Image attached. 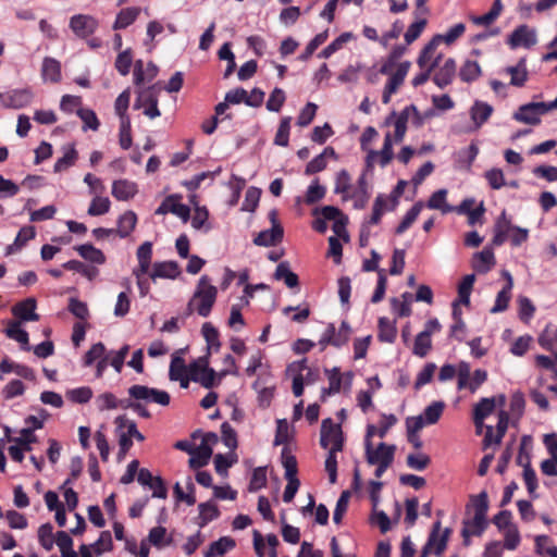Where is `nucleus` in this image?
Wrapping results in <instances>:
<instances>
[{
  "mask_svg": "<svg viewBox=\"0 0 557 557\" xmlns=\"http://www.w3.org/2000/svg\"><path fill=\"white\" fill-rule=\"evenodd\" d=\"M364 449H366V459L368 463L375 465V463H383L386 462L385 460H388V463H393L394 461V455L396 450L395 445H388L385 443H380L376 448H373L371 441L364 442Z\"/></svg>",
  "mask_w": 557,
  "mask_h": 557,
  "instance_id": "nucleus-10",
  "label": "nucleus"
},
{
  "mask_svg": "<svg viewBox=\"0 0 557 557\" xmlns=\"http://www.w3.org/2000/svg\"><path fill=\"white\" fill-rule=\"evenodd\" d=\"M136 256L138 260V265L135 269H133V271H137V273L139 274H147L151 265L152 243H143L137 248Z\"/></svg>",
  "mask_w": 557,
  "mask_h": 557,
  "instance_id": "nucleus-32",
  "label": "nucleus"
},
{
  "mask_svg": "<svg viewBox=\"0 0 557 557\" xmlns=\"http://www.w3.org/2000/svg\"><path fill=\"white\" fill-rule=\"evenodd\" d=\"M111 193L115 199L126 201L137 194V185L128 180H116L112 184Z\"/></svg>",
  "mask_w": 557,
  "mask_h": 557,
  "instance_id": "nucleus-26",
  "label": "nucleus"
},
{
  "mask_svg": "<svg viewBox=\"0 0 557 557\" xmlns=\"http://www.w3.org/2000/svg\"><path fill=\"white\" fill-rule=\"evenodd\" d=\"M287 374L293 379V393L299 397L304 393L305 384H313L319 379V371L307 366V359L294 361L287 367Z\"/></svg>",
  "mask_w": 557,
  "mask_h": 557,
  "instance_id": "nucleus-2",
  "label": "nucleus"
},
{
  "mask_svg": "<svg viewBox=\"0 0 557 557\" xmlns=\"http://www.w3.org/2000/svg\"><path fill=\"white\" fill-rule=\"evenodd\" d=\"M158 74V67L153 63H148L144 69V62L137 60L134 69V83L139 86L146 82H151Z\"/></svg>",
  "mask_w": 557,
  "mask_h": 557,
  "instance_id": "nucleus-33",
  "label": "nucleus"
},
{
  "mask_svg": "<svg viewBox=\"0 0 557 557\" xmlns=\"http://www.w3.org/2000/svg\"><path fill=\"white\" fill-rule=\"evenodd\" d=\"M38 541L47 552H50L53 548L55 537L53 535V527L51 523H45L39 527Z\"/></svg>",
  "mask_w": 557,
  "mask_h": 557,
  "instance_id": "nucleus-57",
  "label": "nucleus"
},
{
  "mask_svg": "<svg viewBox=\"0 0 557 557\" xmlns=\"http://www.w3.org/2000/svg\"><path fill=\"white\" fill-rule=\"evenodd\" d=\"M519 465L523 467V480L528 490V493L532 498H536V488H537V478L534 469L531 467L530 461L528 460L525 463L522 461V457L518 459Z\"/></svg>",
  "mask_w": 557,
  "mask_h": 557,
  "instance_id": "nucleus-44",
  "label": "nucleus"
},
{
  "mask_svg": "<svg viewBox=\"0 0 557 557\" xmlns=\"http://www.w3.org/2000/svg\"><path fill=\"white\" fill-rule=\"evenodd\" d=\"M5 335L9 338H12L18 342L23 349L29 350L30 347L28 345V333L21 327V323L18 321H9L8 327L5 329Z\"/></svg>",
  "mask_w": 557,
  "mask_h": 557,
  "instance_id": "nucleus-42",
  "label": "nucleus"
},
{
  "mask_svg": "<svg viewBox=\"0 0 557 557\" xmlns=\"http://www.w3.org/2000/svg\"><path fill=\"white\" fill-rule=\"evenodd\" d=\"M337 159V154L332 147H325L324 150L314 157L306 166L305 173L307 175L315 174L323 171L327 165V159Z\"/></svg>",
  "mask_w": 557,
  "mask_h": 557,
  "instance_id": "nucleus-28",
  "label": "nucleus"
},
{
  "mask_svg": "<svg viewBox=\"0 0 557 557\" xmlns=\"http://www.w3.org/2000/svg\"><path fill=\"white\" fill-rule=\"evenodd\" d=\"M320 444L324 449L329 450L343 449L344 438L342 428L330 418L322 421Z\"/></svg>",
  "mask_w": 557,
  "mask_h": 557,
  "instance_id": "nucleus-5",
  "label": "nucleus"
},
{
  "mask_svg": "<svg viewBox=\"0 0 557 557\" xmlns=\"http://www.w3.org/2000/svg\"><path fill=\"white\" fill-rule=\"evenodd\" d=\"M198 509H199L198 524L200 528L206 527L209 522L216 519L220 515L218 507L211 502L201 503L198 506Z\"/></svg>",
  "mask_w": 557,
  "mask_h": 557,
  "instance_id": "nucleus-51",
  "label": "nucleus"
},
{
  "mask_svg": "<svg viewBox=\"0 0 557 557\" xmlns=\"http://www.w3.org/2000/svg\"><path fill=\"white\" fill-rule=\"evenodd\" d=\"M77 160V151L73 146L67 147L61 158L54 163V172H62L74 165Z\"/></svg>",
  "mask_w": 557,
  "mask_h": 557,
  "instance_id": "nucleus-58",
  "label": "nucleus"
},
{
  "mask_svg": "<svg viewBox=\"0 0 557 557\" xmlns=\"http://www.w3.org/2000/svg\"><path fill=\"white\" fill-rule=\"evenodd\" d=\"M75 249L83 259L89 262L96 264H103L106 262L104 253L100 249L92 246L91 244L79 245Z\"/></svg>",
  "mask_w": 557,
  "mask_h": 557,
  "instance_id": "nucleus-43",
  "label": "nucleus"
},
{
  "mask_svg": "<svg viewBox=\"0 0 557 557\" xmlns=\"http://www.w3.org/2000/svg\"><path fill=\"white\" fill-rule=\"evenodd\" d=\"M475 282L474 274H467L463 276L458 285V302L468 306L470 304V295Z\"/></svg>",
  "mask_w": 557,
  "mask_h": 557,
  "instance_id": "nucleus-52",
  "label": "nucleus"
},
{
  "mask_svg": "<svg viewBox=\"0 0 557 557\" xmlns=\"http://www.w3.org/2000/svg\"><path fill=\"white\" fill-rule=\"evenodd\" d=\"M422 208H423V202H421V201L416 202L405 214L403 221L399 223V225L396 228V233L397 234L405 233L412 225V223L417 220Z\"/></svg>",
  "mask_w": 557,
  "mask_h": 557,
  "instance_id": "nucleus-54",
  "label": "nucleus"
},
{
  "mask_svg": "<svg viewBox=\"0 0 557 557\" xmlns=\"http://www.w3.org/2000/svg\"><path fill=\"white\" fill-rule=\"evenodd\" d=\"M92 395V389L88 386L76 387L66 392V397L76 404L88 403Z\"/></svg>",
  "mask_w": 557,
  "mask_h": 557,
  "instance_id": "nucleus-64",
  "label": "nucleus"
},
{
  "mask_svg": "<svg viewBox=\"0 0 557 557\" xmlns=\"http://www.w3.org/2000/svg\"><path fill=\"white\" fill-rule=\"evenodd\" d=\"M135 108H144L143 113L149 119H156L161 115L158 108V97L153 88H148L139 92Z\"/></svg>",
  "mask_w": 557,
  "mask_h": 557,
  "instance_id": "nucleus-15",
  "label": "nucleus"
},
{
  "mask_svg": "<svg viewBox=\"0 0 557 557\" xmlns=\"http://www.w3.org/2000/svg\"><path fill=\"white\" fill-rule=\"evenodd\" d=\"M481 75V67L476 61L467 60L460 71L459 76L461 81L466 83H471L475 81Z\"/></svg>",
  "mask_w": 557,
  "mask_h": 557,
  "instance_id": "nucleus-56",
  "label": "nucleus"
},
{
  "mask_svg": "<svg viewBox=\"0 0 557 557\" xmlns=\"http://www.w3.org/2000/svg\"><path fill=\"white\" fill-rule=\"evenodd\" d=\"M181 274L180 267L175 261L156 262L149 273L152 281L158 278L174 280Z\"/></svg>",
  "mask_w": 557,
  "mask_h": 557,
  "instance_id": "nucleus-23",
  "label": "nucleus"
},
{
  "mask_svg": "<svg viewBox=\"0 0 557 557\" xmlns=\"http://www.w3.org/2000/svg\"><path fill=\"white\" fill-rule=\"evenodd\" d=\"M111 207V201L108 197H102L100 195H95L92 198L87 213L91 216L103 215L109 212Z\"/></svg>",
  "mask_w": 557,
  "mask_h": 557,
  "instance_id": "nucleus-53",
  "label": "nucleus"
},
{
  "mask_svg": "<svg viewBox=\"0 0 557 557\" xmlns=\"http://www.w3.org/2000/svg\"><path fill=\"white\" fill-rule=\"evenodd\" d=\"M187 492L185 493L180 483H175L173 487L174 496L177 502H185L188 506H193L196 503L195 497V485L190 478L186 482Z\"/></svg>",
  "mask_w": 557,
  "mask_h": 557,
  "instance_id": "nucleus-49",
  "label": "nucleus"
},
{
  "mask_svg": "<svg viewBox=\"0 0 557 557\" xmlns=\"http://www.w3.org/2000/svg\"><path fill=\"white\" fill-rule=\"evenodd\" d=\"M34 100V92L30 88H14L0 95V103L5 109H23Z\"/></svg>",
  "mask_w": 557,
  "mask_h": 557,
  "instance_id": "nucleus-8",
  "label": "nucleus"
},
{
  "mask_svg": "<svg viewBox=\"0 0 557 557\" xmlns=\"http://www.w3.org/2000/svg\"><path fill=\"white\" fill-rule=\"evenodd\" d=\"M128 395L137 401L153 403L161 406H168L171 399L168 392L145 385L131 386Z\"/></svg>",
  "mask_w": 557,
  "mask_h": 557,
  "instance_id": "nucleus-7",
  "label": "nucleus"
},
{
  "mask_svg": "<svg viewBox=\"0 0 557 557\" xmlns=\"http://www.w3.org/2000/svg\"><path fill=\"white\" fill-rule=\"evenodd\" d=\"M456 74V63L454 59H447L435 73L433 81L440 87L444 88L453 82Z\"/></svg>",
  "mask_w": 557,
  "mask_h": 557,
  "instance_id": "nucleus-31",
  "label": "nucleus"
},
{
  "mask_svg": "<svg viewBox=\"0 0 557 557\" xmlns=\"http://www.w3.org/2000/svg\"><path fill=\"white\" fill-rule=\"evenodd\" d=\"M212 448L209 446L199 444L198 446H194L190 458H189V466L193 469H199L201 467H205L208 465L211 456H212Z\"/></svg>",
  "mask_w": 557,
  "mask_h": 557,
  "instance_id": "nucleus-35",
  "label": "nucleus"
},
{
  "mask_svg": "<svg viewBox=\"0 0 557 557\" xmlns=\"http://www.w3.org/2000/svg\"><path fill=\"white\" fill-rule=\"evenodd\" d=\"M66 270L75 271L86 276L88 280H94V277L98 274V270L96 268L87 267L85 263L78 260H70L62 265Z\"/></svg>",
  "mask_w": 557,
  "mask_h": 557,
  "instance_id": "nucleus-63",
  "label": "nucleus"
},
{
  "mask_svg": "<svg viewBox=\"0 0 557 557\" xmlns=\"http://www.w3.org/2000/svg\"><path fill=\"white\" fill-rule=\"evenodd\" d=\"M410 62L403 61L397 64L396 67L391 70V73L386 74L388 81L383 89L382 102L387 104L391 102L392 96L396 94L399 87L404 84L405 78L410 70Z\"/></svg>",
  "mask_w": 557,
  "mask_h": 557,
  "instance_id": "nucleus-6",
  "label": "nucleus"
},
{
  "mask_svg": "<svg viewBox=\"0 0 557 557\" xmlns=\"http://www.w3.org/2000/svg\"><path fill=\"white\" fill-rule=\"evenodd\" d=\"M440 45V38H432L421 50L417 63L420 67H429L434 70L438 66L442 54L436 53Z\"/></svg>",
  "mask_w": 557,
  "mask_h": 557,
  "instance_id": "nucleus-17",
  "label": "nucleus"
},
{
  "mask_svg": "<svg viewBox=\"0 0 557 557\" xmlns=\"http://www.w3.org/2000/svg\"><path fill=\"white\" fill-rule=\"evenodd\" d=\"M218 288L211 284L208 275H202L195 288L193 297L187 304L189 313L196 311L200 317L207 318L216 301Z\"/></svg>",
  "mask_w": 557,
  "mask_h": 557,
  "instance_id": "nucleus-1",
  "label": "nucleus"
},
{
  "mask_svg": "<svg viewBox=\"0 0 557 557\" xmlns=\"http://www.w3.org/2000/svg\"><path fill=\"white\" fill-rule=\"evenodd\" d=\"M137 223V215L133 211L124 212L117 220V228L115 233L121 237L125 238L134 231Z\"/></svg>",
  "mask_w": 557,
  "mask_h": 557,
  "instance_id": "nucleus-37",
  "label": "nucleus"
},
{
  "mask_svg": "<svg viewBox=\"0 0 557 557\" xmlns=\"http://www.w3.org/2000/svg\"><path fill=\"white\" fill-rule=\"evenodd\" d=\"M96 406L100 411L113 410L119 407H124L123 401L119 400L115 395L110 392L98 395L96 398Z\"/></svg>",
  "mask_w": 557,
  "mask_h": 557,
  "instance_id": "nucleus-55",
  "label": "nucleus"
},
{
  "mask_svg": "<svg viewBox=\"0 0 557 557\" xmlns=\"http://www.w3.org/2000/svg\"><path fill=\"white\" fill-rule=\"evenodd\" d=\"M450 534V530L446 528L445 530H441V522L437 521L434 523L432 532L428 539L426 545L431 548L432 553L436 556L443 554L447 546L448 537Z\"/></svg>",
  "mask_w": 557,
  "mask_h": 557,
  "instance_id": "nucleus-19",
  "label": "nucleus"
},
{
  "mask_svg": "<svg viewBox=\"0 0 557 557\" xmlns=\"http://www.w3.org/2000/svg\"><path fill=\"white\" fill-rule=\"evenodd\" d=\"M487 525L486 516L473 515L472 519L466 520L462 528V536L465 539L469 536L481 535Z\"/></svg>",
  "mask_w": 557,
  "mask_h": 557,
  "instance_id": "nucleus-34",
  "label": "nucleus"
},
{
  "mask_svg": "<svg viewBox=\"0 0 557 557\" xmlns=\"http://www.w3.org/2000/svg\"><path fill=\"white\" fill-rule=\"evenodd\" d=\"M447 190L438 189L431 195L428 200L426 207L431 210H440L443 214L449 213L454 207L446 202Z\"/></svg>",
  "mask_w": 557,
  "mask_h": 557,
  "instance_id": "nucleus-41",
  "label": "nucleus"
},
{
  "mask_svg": "<svg viewBox=\"0 0 557 557\" xmlns=\"http://www.w3.org/2000/svg\"><path fill=\"white\" fill-rule=\"evenodd\" d=\"M137 480L143 486H148L149 488L152 490V497H166L168 492L163 484V481L161 480L160 476L154 478L148 469H140L137 475Z\"/></svg>",
  "mask_w": 557,
  "mask_h": 557,
  "instance_id": "nucleus-21",
  "label": "nucleus"
},
{
  "mask_svg": "<svg viewBox=\"0 0 557 557\" xmlns=\"http://www.w3.org/2000/svg\"><path fill=\"white\" fill-rule=\"evenodd\" d=\"M334 193L342 195L344 201L351 199V178L346 170H341L336 174Z\"/></svg>",
  "mask_w": 557,
  "mask_h": 557,
  "instance_id": "nucleus-36",
  "label": "nucleus"
},
{
  "mask_svg": "<svg viewBox=\"0 0 557 557\" xmlns=\"http://www.w3.org/2000/svg\"><path fill=\"white\" fill-rule=\"evenodd\" d=\"M351 39L350 33H343L330 45H327L320 53L319 58L327 59L336 51L343 48V46Z\"/></svg>",
  "mask_w": 557,
  "mask_h": 557,
  "instance_id": "nucleus-61",
  "label": "nucleus"
},
{
  "mask_svg": "<svg viewBox=\"0 0 557 557\" xmlns=\"http://www.w3.org/2000/svg\"><path fill=\"white\" fill-rule=\"evenodd\" d=\"M149 543L157 547L158 549H162L172 543V535H170L164 527H154L149 531L148 534Z\"/></svg>",
  "mask_w": 557,
  "mask_h": 557,
  "instance_id": "nucleus-38",
  "label": "nucleus"
},
{
  "mask_svg": "<svg viewBox=\"0 0 557 557\" xmlns=\"http://www.w3.org/2000/svg\"><path fill=\"white\" fill-rule=\"evenodd\" d=\"M274 277L277 281H284L285 285L289 288L298 286V276L290 271L287 262H281L275 270Z\"/></svg>",
  "mask_w": 557,
  "mask_h": 557,
  "instance_id": "nucleus-46",
  "label": "nucleus"
},
{
  "mask_svg": "<svg viewBox=\"0 0 557 557\" xmlns=\"http://www.w3.org/2000/svg\"><path fill=\"white\" fill-rule=\"evenodd\" d=\"M552 110H557V96L554 101H549V102L533 101V102L522 104L513 113L512 117L517 122H520L523 124L537 125L541 123V116Z\"/></svg>",
  "mask_w": 557,
  "mask_h": 557,
  "instance_id": "nucleus-3",
  "label": "nucleus"
},
{
  "mask_svg": "<svg viewBox=\"0 0 557 557\" xmlns=\"http://www.w3.org/2000/svg\"><path fill=\"white\" fill-rule=\"evenodd\" d=\"M191 381L200 383L203 387L210 388L214 385L215 372L208 368L205 359L194 361L188 369Z\"/></svg>",
  "mask_w": 557,
  "mask_h": 557,
  "instance_id": "nucleus-11",
  "label": "nucleus"
},
{
  "mask_svg": "<svg viewBox=\"0 0 557 557\" xmlns=\"http://www.w3.org/2000/svg\"><path fill=\"white\" fill-rule=\"evenodd\" d=\"M70 28L76 36L86 38L95 33L97 21L90 15L77 14L71 17Z\"/></svg>",
  "mask_w": 557,
  "mask_h": 557,
  "instance_id": "nucleus-18",
  "label": "nucleus"
},
{
  "mask_svg": "<svg viewBox=\"0 0 557 557\" xmlns=\"http://www.w3.org/2000/svg\"><path fill=\"white\" fill-rule=\"evenodd\" d=\"M235 546L234 540L223 536L218 541L210 544L209 548L205 552V557H215L225 554L227 550Z\"/></svg>",
  "mask_w": 557,
  "mask_h": 557,
  "instance_id": "nucleus-47",
  "label": "nucleus"
},
{
  "mask_svg": "<svg viewBox=\"0 0 557 557\" xmlns=\"http://www.w3.org/2000/svg\"><path fill=\"white\" fill-rule=\"evenodd\" d=\"M182 196L171 195L168 196L156 210V214L173 213L186 222L190 216V209L188 206L181 203Z\"/></svg>",
  "mask_w": 557,
  "mask_h": 557,
  "instance_id": "nucleus-12",
  "label": "nucleus"
},
{
  "mask_svg": "<svg viewBox=\"0 0 557 557\" xmlns=\"http://www.w3.org/2000/svg\"><path fill=\"white\" fill-rule=\"evenodd\" d=\"M496 407L495 397H484L475 404L473 408V422L476 428V432L481 433L484 426V420L493 413Z\"/></svg>",
  "mask_w": 557,
  "mask_h": 557,
  "instance_id": "nucleus-20",
  "label": "nucleus"
},
{
  "mask_svg": "<svg viewBox=\"0 0 557 557\" xmlns=\"http://www.w3.org/2000/svg\"><path fill=\"white\" fill-rule=\"evenodd\" d=\"M106 346L101 342L94 344L85 354L83 358V366L90 367L95 361H99L106 357Z\"/></svg>",
  "mask_w": 557,
  "mask_h": 557,
  "instance_id": "nucleus-59",
  "label": "nucleus"
},
{
  "mask_svg": "<svg viewBox=\"0 0 557 557\" xmlns=\"http://www.w3.org/2000/svg\"><path fill=\"white\" fill-rule=\"evenodd\" d=\"M54 544L58 545L61 557H78L77 553L73 549V540L69 533L64 531L58 532Z\"/></svg>",
  "mask_w": 557,
  "mask_h": 557,
  "instance_id": "nucleus-50",
  "label": "nucleus"
},
{
  "mask_svg": "<svg viewBox=\"0 0 557 557\" xmlns=\"http://www.w3.org/2000/svg\"><path fill=\"white\" fill-rule=\"evenodd\" d=\"M393 139L392 134L388 132L384 136L383 147L380 151L369 150L366 162L368 168H373L374 162L379 159V163L382 168L386 166L393 159Z\"/></svg>",
  "mask_w": 557,
  "mask_h": 557,
  "instance_id": "nucleus-14",
  "label": "nucleus"
},
{
  "mask_svg": "<svg viewBox=\"0 0 557 557\" xmlns=\"http://www.w3.org/2000/svg\"><path fill=\"white\" fill-rule=\"evenodd\" d=\"M131 129V119L123 117V121H120L119 144L124 150L129 149L133 144Z\"/></svg>",
  "mask_w": 557,
  "mask_h": 557,
  "instance_id": "nucleus-60",
  "label": "nucleus"
},
{
  "mask_svg": "<svg viewBox=\"0 0 557 557\" xmlns=\"http://www.w3.org/2000/svg\"><path fill=\"white\" fill-rule=\"evenodd\" d=\"M41 77L44 82L58 83L61 81V63L51 57L42 60Z\"/></svg>",
  "mask_w": 557,
  "mask_h": 557,
  "instance_id": "nucleus-29",
  "label": "nucleus"
},
{
  "mask_svg": "<svg viewBox=\"0 0 557 557\" xmlns=\"http://www.w3.org/2000/svg\"><path fill=\"white\" fill-rule=\"evenodd\" d=\"M397 330L395 323L386 317L379 319V334L381 342L393 343L396 338Z\"/></svg>",
  "mask_w": 557,
  "mask_h": 557,
  "instance_id": "nucleus-45",
  "label": "nucleus"
},
{
  "mask_svg": "<svg viewBox=\"0 0 557 557\" xmlns=\"http://www.w3.org/2000/svg\"><path fill=\"white\" fill-rule=\"evenodd\" d=\"M272 220V227L269 230L261 231L253 239V244L257 246L269 247L280 243L283 238V227L275 221V212L270 213Z\"/></svg>",
  "mask_w": 557,
  "mask_h": 557,
  "instance_id": "nucleus-16",
  "label": "nucleus"
},
{
  "mask_svg": "<svg viewBox=\"0 0 557 557\" xmlns=\"http://www.w3.org/2000/svg\"><path fill=\"white\" fill-rule=\"evenodd\" d=\"M408 110L414 111V104L405 107L400 112L392 111L384 120V125H393L395 131L392 135L393 145L401 143L405 138L408 124Z\"/></svg>",
  "mask_w": 557,
  "mask_h": 557,
  "instance_id": "nucleus-9",
  "label": "nucleus"
},
{
  "mask_svg": "<svg viewBox=\"0 0 557 557\" xmlns=\"http://www.w3.org/2000/svg\"><path fill=\"white\" fill-rule=\"evenodd\" d=\"M140 13V9L136 7H129L121 10L113 24V29H124L133 24Z\"/></svg>",
  "mask_w": 557,
  "mask_h": 557,
  "instance_id": "nucleus-39",
  "label": "nucleus"
},
{
  "mask_svg": "<svg viewBox=\"0 0 557 557\" xmlns=\"http://www.w3.org/2000/svg\"><path fill=\"white\" fill-rule=\"evenodd\" d=\"M507 42L512 49L531 48L537 42L536 32L528 25H520L510 34Z\"/></svg>",
  "mask_w": 557,
  "mask_h": 557,
  "instance_id": "nucleus-13",
  "label": "nucleus"
},
{
  "mask_svg": "<svg viewBox=\"0 0 557 557\" xmlns=\"http://www.w3.org/2000/svg\"><path fill=\"white\" fill-rule=\"evenodd\" d=\"M503 276L506 278L507 283L503 287V289L497 294L495 305L491 309L492 313L505 311L511 298V289L513 286L512 276L508 271H503Z\"/></svg>",
  "mask_w": 557,
  "mask_h": 557,
  "instance_id": "nucleus-25",
  "label": "nucleus"
},
{
  "mask_svg": "<svg viewBox=\"0 0 557 557\" xmlns=\"http://www.w3.org/2000/svg\"><path fill=\"white\" fill-rule=\"evenodd\" d=\"M510 231H511L510 222L507 220L506 213L503 212L494 226V237L492 239V244L494 246L503 245L506 242V239L508 237V233Z\"/></svg>",
  "mask_w": 557,
  "mask_h": 557,
  "instance_id": "nucleus-40",
  "label": "nucleus"
},
{
  "mask_svg": "<svg viewBox=\"0 0 557 557\" xmlns=\"http://www.w3.org/2000/svg\"><path fill=\"white\" fill-rule=\"evenodd\" d=\"M445 408L444 401H433L420 414L426 425L435 424L443 414Z\"/></svg>",
  "mask_w": 557,
  "mask_h": 557,
  "instance_id": "nucleus-48",
  "label": "nucleus"
},
{
  "mask_svg": "<svg viewBox=\"0 0 557 557\" xmlns=\"http://www.w3.org/2000/svg\"><path fill=\"white\" fill-rule=\"evenodd\" d=\"M494 109L487 102L475 100L470 108V117L473 126L469 131H478L491 117Z\"/></svg>",
  "mask_w": 557,
  "mask_h": 557,
  "instance_id": "nucleus-22",
  "label": "nucleus"
},
{
  "mask_svg": "<svg viewBox=\"0 0 557 557\" xmlns=\"http://www.w3.org/2000/svg\"><path fill=\"white\" fill-rule=\"evenodd\" d=\"M495 264L493 248L485 247L473 256L472 267L478 273H487Z\"/></svg>",
  "mask_w": 557,
  "mask_h": 557,
  "instance_id": "nucleus-27",
  "label": "nucleus"
},
{
  "mask_svg": "<svg viewBox=\"0 0 557 557\" xmlns=\"http://www.w3.org/2000/svg\"><path fill=\"white\" fill-rule=\"evenodd\" d=\"M504 72L510 75V85L515 87H522L528 81L527 60L520 59L513 66H507Z\"/></svg>",
  "mask_w": 557,
  "mask_h": 557,
  "instance_id": "nucleus-30",
  "label": "nucleus"
},
{
  "mask_svg": "<svg viewBox=\"0 0 557 557\" xmlns=\"http://www.w3.org/2000/svg\"><path fill=\"white\" fill-rule=\"evenodd\" d=\"M290 116H285L281 120L277 132L275 134L274 144L277 146L286 147L289 141L290 131Z\"/></svg>",
  "mask_w": 557,
  "mask_h": 557,
  "instance_id": "nucleus-62",
  "label": "nucleus"
},
{
  "mask_svg": "<svg viewBox=\"0 0 557 557\" xmlns=\"http://www.w3.org/2000/svg\"><path fill=\"white\" fill-rule=\"evenodd\" d=\"M350 334L351 329L348 322L343 321L338 330H336L333 323H329L319 339L321 350H324L327 345H332L337 348L346 345L349 341Z\"/></svg>",
  "mask_w": 557,
  "mask_h": 557,
  "instance_id": "nucleus-4",
  "label": "nucleus"
},
{
  "mask_svg": "<svg viewBox=\"0 0 557 557\" xmlns=\"http://www.w3.org/2000/svg\"><path fill=\"white\" fill-rule=\"evenodd\" d=\"M36 307L37 302L35 298H26L12 308V313L21 321H38L39 315L36 313Z\"/></svg>",
  "mask_w": 557,
  "mask_h": 557,
  "instance_id": "nucleus-24",
  "label": "nucleus"
}]
</instances>
